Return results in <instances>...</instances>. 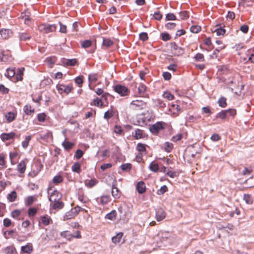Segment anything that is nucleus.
Here are the masks:
<instances>
[{"instance_id":"dca6fc26","label":"nucleus","mask_w":254,"mask_h":254,"mask_svg":"<svg viewBox=\"0 0 254 254\" xmlns=\"http://www.w3.org/2000/svg\"><path fill=\"white\" fill-rule=\"evenodd\" d=\"M136 189L139 193H143L146 190L145 183L143 181L139 182L136 185Z\"/></svg>"},{"instance_id":"9d476101","label":"nucleus","mask_w":254,"mask_h":254,"mask_svg":"<svg viewBox=\"0 0 254 254\" xmlns=\"http://www.w3.org/2000/svg\"><path fill=\"white\" fill-rule=\"evenodd\" d=\"M15 133L14 132H11L9 133H3L0 135V137L2 141H4L13 139L15 137Z\"/></svg>"},{"instance_id":"c9c22d12","label":"nucleus","mask_w":254,"mask_h":254,"mask_svg":"<svg viewBox=\"0 0 254 254\" xmlns=\"http://www.w3.org/2000/svg\"><path fill=\"white\" fill-rule=\"evenodd\" d=\"M219 106L222 108L227 106L226 98L224 97H221L218 100Z\"/></svg>"},{"instance_id":"7c9ffc66","label":"nucleus","mask_w":254,"mask_h":254,"mask_svg":"<svg viewBox=\"0 0 254 254\" xmlns=\"http://www.w3.org/2000/svg\"><path fill=\"white\" fill-rule=\"evenodd\" d=\"M26 168V164L24 161H21L17 165V170L20 173H23Z\"/></svg>"},{"instance_id":"6ab92c4d","label":"nucleus","mask_w":254,"mask_h":254,"mask_svg":"<svg viewBox=\"0 0 254 254\" xmlns=\"http://www.w3.org/2000/svg\"><path fill=\"white\" fill-rule=\"evenodd\" d=\"M112 194L115 198H119L121 196V192L117 188L116 184L112 185Z\"/></svg>"},{"instance_id":"473e14b6","label":"nucleus","mask_w":254,"mask_h":254,"mask_svg":"<svg viewBox=\"0 0 254 254\" xmlns=\"http://www.w3.org/2000/svg\"><path fill=\"white\" fill-rule=\"evenodd\" d=\"M62 145L65 149L69 150L71 149L73 147L74 144L68 141L64 140L63 142Z\"/></svg>"},{"instance_id":"a18cd8bd","label":"nucleus","mask_w":254,"mask_h":254,"mask_svg":"<svg viewBox=\"0 0 254 254\" xmlns=\"http://www.w3.org/2000/svg\"><path fill=\"white\" fill-rule=\"evenodd\" d=\"M92 41L90 40H84L81 42V47L83 48H87L91 46Z\"/></svg>"},{"instance_id":"72a5a7b5","label":"nucleus","mask_w":254,"mask_h":254,"mask_svg":"<svg viewBox=\"0 0 254 254\" xmlns=\"http://www.w3.org/2000/svg\"><path fill=\"white\" fill-rule=\"evenodd\" d=\"M155 103L159 108L164 109L166 107V103L160 99H157L155 100Z\"/></svg>"},{"instance_id":"e433bc0d","label":"nucleus","mask_w":254,"mask_h":254,"mask_svg":"<svg viewBox=\"0 0 254 254\" xmlns=\"http://www.w3.org/2000/svg\"><path fill=\"white\" fill-rule=\"evenodd\" d=\"M24 70V68L22 67L18 69L17 73L16 74V80L17 81H21L23 79L22 75L23 74V71Z\"/></svg>"},{"instance_id":"4468645a","label":"nucleus","mask_w":254,"mask_h":254,"mask_svg":"<svg viewBox=\"0 0 254 254\" xmlns=\"http://www.w3.org/2000/svg\"><path fill=\"white\" fill-rule=\"evenodd\" d=\"M147 115V116L146 117L142 118V123H145L147 122H150L152 120H153L155 118V116L153 115V114L152 112H149L147 111L146 113H142L141 116H145Z\"/></svg>"},{"instance_id":"393cba45","label":"nucleus","mask_w":254,"mask_h":254,"mask_svg":"<svg viewBox=\"0 0 254 254\" xmlns=\"http://www.w3.org/2000/svg\"><path fill=\"white\" fill-rule=\"evenodd\" d=\"M115 113V111L112 108H111L104 113V118L107 120H108L113 117Z\"/></svg>"},{"instance_id":"8fccbe9b","label":"nucleus","mask_w":254,"mask_h":254,"mask_svg":"<svg viewBox=\"0 0 254 254\" xmlns=\"http://www.w3.org/2000/svg\"><path fill=\"white\" fill-rule=\"evenodd\" d=\"M244 200L248 204H251L253 203V199L252 197L249 194H245L244 195Z\"/></svg>"},{"instance_id":"0e129e2a","label":"nucleus","mask_w":254,"mask_h":254,"mask_svg":"<svg viewBox=\"0 0 254 254\" xmlns=\"http://www.w3.org/2000/svg\"><path fill=\"white\" fill-rule=\"evenodd\" d=\"M166 20H176V17L173 13H168L166 14Z\"/></svg>"},{"instance_id":"5fc2aeb1","label":"nucleus","mask_w":254,"mask_h":254,"mask_svg":"<svg viewBox=\"0 0 254 254\" xmlns=\"http://www.w3.org/2000/svg\"><path fill=\"white\" fill-rule=\"evenodd\" d=\"M61 236L69 240L71 238H72V235L70 234L69 232L67 231H63L61 232Z\"/></svg>"},{"instance_id":"a878e982","label":"nucleus","mask_w":254,"mask_h":254,"mask_svg":"<svg viewBox=\"0 0 254 254\" xmlns=\"http://www.w3.org/2000/svg\"><path fill=\"white\" fill-rule=\"evenodd\" d=\"M146 91V86L142 83H140L138 87V93L140 96L144 97V94Z\"/></svg>"},{"instance_id":"79ce46f5","label":"nucleus","mask_w":254,"mask_h":254,"mask_svg":"<svg viewBox=\"0 0 254 254\" xmlns=\"http://www.w3.org/2000/svg\"><path fill=\"white\" fill-rule=\"evenodd\" d=\"M83 76L81 75L76 77L74 79L75 83L78 85L79 87H82L83 82Z\"/></svg>"},{"instance_id":"774afa93","label":"nucleus","mask_w":254,"mask_h":254,"mask_svg":"<svg viewBox=\"0 0 254 254\" xmlns=\"http://www.w3.org/2000/svg\"><path fill=\"white\" fill-rule=\"evenodd\" d=\"M162 39L163 41H166L169 40L171 39V36L167 33H163L161 34Z\"/></svg>"},{"instance_id":"b1692460","label":"nucleus","mask_w":254,"mask_h":254,"mask_svg":"<svg viewBox=\"0 0 254 254\" xmlns=\"http://www.w3.org/2000/svg\"><path fill=\"white\" fill-rule=\"evenodd\" d=\"M18 37L20 41H26L31 38V35L26 32H21L19 33Z\"/></svg>"},{"instance_id":"7ed1b4c3","label":"nucleus","mask_w":254,"mask_h":254,"mask_svg":"<svg viewBox=\"0 0 254 254\" xmlns=\"http://www.w3.org/2000/svg\"><path fill=\"white\" fill-rule=\"evenodd\" d=\"M130 108L134 110H143L146 108L147 104L142 100H134L129 104Z\"/></svg>"},{"instance_id":"bb28decb","label":"nucleus","mask_w":254,"mask_h":254,"mask_svg":"<svg viewBox=\"0 0 254 254\" xmlns=\"http://www.w3.org/2000/svg\"><path fill=\"white\" fill-rule=\"evenodd\" d=\"M11 32L8 29H2L0 30V34L1 36L4 39L8 38L10 36Z\"/></svg>"},{"instance_id":"4c0bfd02","label":"nucleus","mask_w":254,"mask_h":254,"mask_svg":"<svg viewBox=\"0 0 254 254\" xmlns=\"http://www.w3.org/2000/svg\"><path fill=\"white\" fill-rule=\"evenodd\" d=\"M123 236V233H121V232L119 233L118 234H117V235L116 236H114L112 238V242L115 244L119 243L120 242Z\"/></svg>"},{"instance_id":"4be33fe9","label":"nucleus","mask_w":254,"mask_h":254,"mask_svg":"<svg viewBox=\"0 0 254 254\" xmlns=\"http://www.w3.org/2000/svg\"><path fill=\"white\" fill-rule=\"evenodd\" d=\"M24 113L27 115H30L33 114L35 112V110L30 105H26L23 108Z\"/></svg>"},{"instance_id":"bf43d9fd","label":"nucleus","mask_w":254,"mask_h":254,"mask_svg":"<svg viewBox=\"0 0 254 254\" xmlns=\"http://www.w3.org/2000/svg\"><path fill=\"white\" fill-rule=\"evenodd\" d=\"M168 190V188L166 186L164 185L160 188V189L158 190L157 193L158 194L161 195L164 194L165 192Z\"/></svg>"},{"instance_id":"39448f33","label":"nucleus","mask_w":254,"mask_h":254,"mask_svg":"<svg viewBox=\"0 0 254 254\" xmlns=\"http://www.w3.org/2000/svg\"><path fill=\"white\" fill-rule=\"evenodd\" d=\"M165 125L166 123L163 122H157L155 124L150 126L149 130L152 134L157 135L160 130L165 128Z\"/></svg>"},{"instance_id":"13d9d810","label":"nucleus","mask_w":254,"mask_h":254,"mask_svg":"<svg viewBox=\"0 0 254 254\" xmlns=\"http://www.w3.org/2000/svg\"><path fill=\"white\" fill-rule=\"evenodd\" d=\"M77 60L75 59L67 60L66 61L65 64L67 65L74 66L77 63Z\"/></svg>"},{"instance_id":"6e6552de","label":"nucleus","mask_w":254,"mask_h":254,"mask_svg":"<svg viewBox=\"0 0 254 254\" xmlns=\"http://www.w3.org/2000/svg\"><path fill=\"white\" fill-rule=\"evenodd\" d=\"M171 48L174 54L177 56L182 55L184 53L185 50L181 47H179L175 42L172 43Z\"/></svg>"},{"instance_id":"2f4dec72","label":"nucleus","mask_w":254,"mask_h":254,"mask_svg":"<svg viewBox=\"0 0 254 254\" xmlns=\"http://www.w3.org/2000/svg\"><path fill=\"white\" fill-rule=\"evenodd\" d=\"M120 168L122 171L128 172L130 171L132 165L130 163L123 164L120 166Z\"/></svg>"},{"instance_id":"864d4df0","label":"nucleus","mask_w":254,"mask_h":254,"mask_svg":"<svg viewBox=\"0 0 254 254\" xmlns=\"http://www.w3.org/2000/svg\"><path fill=\"white\" fill-rule=\"evenodd\" d=\"M46 117L47 115L44 113L39 114L37 115V119L40 122H44L46 120Z\"/></svg>"},{"instance_id":"5701e85b","label":"nucleus","mask_w":254,"mask_h":254,"mask_svg":"<svg viewBox=\"0 0 254 254\" xmlns=\"http://www.w3.org/2000/svg\"><path fill=\"white\" fill-rule=\"evenodd\" d=\"M41 221L44 225L47 226L52 221L51 217L47 215L41 217Z\"/></svg>"},{"instance_id":"603ef678","label":"nucleus","mask_w":254,"mask_h":254,"mask_svg":"<svg viewBox=\"0 0 254 254\" xmlns=\"http://www.w3.org/2000/svg\"><path fill=\"white\" fill-rule=\"evenodd\" d=\"M113 44V41L110 39H104L103 41V45L106 47H109Z\"/></svg>"},{"instance_id":"58836bf2","label":"nucleus","mask_w":254,"mask_h":254,"mask_svg":"<svg viewBox=\"0 0 254 254\" xmlns=\"http://www.w3.org/2000/svg\"><path fill=\"white\" fill-rule=\"evenodd\" d=\"M149 169L154 172H156L159 170L158 165L154 162H152L149 166Z\"/></svg>"},{"instance_id":"de8ad7c7","label":"nucleus","mask_w":254,"mask_h":254,"mask_svg":"<svg viewBox=\"0 0 254 254\" xmlns=\"http://www.w3.org/2000/svg\"><path fill=\"white\" fill-rule=\"evenodd\" d=\"M201 30V27L198 25H192L190 27V31L193 33H197Z\"/></svg>"},{"instance_id":"c03bdc74","label":"nucleus","mask_w":254,"mask_h":254,"mask_svg":"<svg viewBox=\"0 0 254 254\" xmlns=\"http://www.w3.org/2000/svg\"><path fill=\"white\" fill-rule=\"evenodd\" d=\"M93 105L97 107H102L103 103L101 99L97 97L93 100Z\"/></svg>"},{"instance_id":"f704fd0d","label":"nucleus","mask_w":254,"mask_h":254,"mask_svg":"<svg viewBox=\"0 0 254 254\" xmlns=\"http://www.w3.org/2000/svg\"><path fill=\"white\" fill-rule=\"evenodd\" d=\"M15 74V71L14 68H8L6 70V73L5 74V76H6L8 78L13 77Z\"/></svg>"},{"instance_id":"9b49d317","label":"nucleus","mask_w":254,"mask_h":254,"mask_svg":"<svg viewBox=\"0 0 254 254\" xmlns=\"http://www.w3.org/2000/svg\"><path fill=\"white\" fill-rule=\"evenodd\" d=\"M165 216L166 213L162 208H158L156 210V218L158 221H162Z\"/></svg>"},{"instance_id":"2eb2a0df","label":"nucleus","mask_w":254,"mask_h":254,"mask_svg":"<svg viewBox=\"0 0 254 254\" xmlns=\"http://www.w3.org/2000/svg\"><path fill=\"white\" fill-rule=\"evenodd\" d=\"M49 199V201H51V202H55L54 204L53 205V208L54 209H62L64 206V203L62 201H56V199L53 200L52 196L50 197Z\"/></svg>"},{"instance_id":"f8f14e48","label":"nucleus","mask_w":254,"mask_h":254,"mask_svg":"<svg viewBox=\"0 0 254 254\" xmlns=\"http://www.w3.org/2000/svg\"><path fill=\"white\" fill-rule=\"evenodd\" d=\"M1 252L4 254H14V253H16V249L13 245L2 249Z\"/></svg>"},{"instance_id":"ddd939ff","label":"nucleus","mask_w":254,"mask_h":254,"mask_svg":"<svg viewBox=\"0 0 254 254\" xmlns=\"http://www.w3.org/2000/svg\"><path fill=\"white\" fill-rule=\"evenodd\" d=\"M99 78V76L97 74H90L88 75L89 87L91 90H94V88L91 85L92 83L96 82Z\"/></svg>"},{"instance_id":"f3484780","label":"nucleus","mask_w":254,"mask_h":254,"mask_svg":"<svg viewBox=\"0 0 254 254\" xmlns=\"http://www.w3.org/2000/svg\"><path fill=\"white\" fill-rule=\"evenodd\" d=\"M21 250L24 253L30 254L33 251L32 245L30 243H28L25 246H22Z\"/></svg>"},{"instance_id":"20e7f679","label":"nucleus","mask_w":254,"mask_h":254,"mask_svg":"<svg viewBox=\"0 0 254 254\" xmlns=\"http://www.w3.org/2000/svg\"><path fill=\"white\" fill-rule=\"evenodd\" d=\"M114 90L122 97L128 96L130 93V90L127 87L121 84L114 86Z\"/></svg>"},{"instance_id":"69168bd1","label":"nucleus","mask_w":254,"mask_h":254,"mask_svg":"<svg viewBox=\"0 0 254 254\" xmlns=\"http://www.w3.org/2000/svg\"><path fill=\"white\" fill-rule=\"evenodd\" d=\"M182 19H186L189 17V13L187 11H183L179 13Z\"/></svg>"},{"instance_id":"ea45409f","label":"nucleus","mask_w":254,"mask_h":254,"mask_svg":"<svg viewBox=\"0 0 254 254\" xmlns=\"http://www.w3.org/2000/svg\"><path fill=\"white\" fill-rule=\"evenodd\" d=\"M117 212L115 210H112L110 213H108L105 218L111 220H114L116 218Z\"/></svg>"},{"instance_id":"a211bd4d","label":"nucleus","mask_w":254,"mask_h":254,"mask_svg":"<svg viewBox=\"0 0 254 254\" xmlns=\"http://www.w3.org/2000/svg\"><path fill=\"white\" fill-rule=\"evenodd\" d=\"M187 133H178L176 135H173L171 140L173 142H177L178 141L180 140L183 138H185V139L187 138Z\"/></svg>"},{"instance_id":"052dcab7","label":"nucleus","mask_w":254,"mask_h":254,"mask_svg":"<svg viewBox=\"0 0 254 254\" xmlns=\"http://www.w3.org/2000/svg\"><path fill=\"white\" fill-rule=\"evenodd\" d=\"M227 115H228L226 110H224L219 113L217 114V117L221 119H224L226 118Z\"/></svg>"},{"instance_id":"3c124183","label":"nucleus","mask_w":254,"mask_h":254,"mask_svg":"<svg viewBox=\"0 0 254 254\" xmlns=\"http://www.w3.org/2000/svg\"><path fill=\"white\" fill-rule=\"evenodd\" d=\"M110 201V196L108 195H103L100 198V203L104 205Z\"/></svg>"},{"instance_id":"37998d69","label":"nucleus","mask_w":254,"mask_h":254,"mask_svg":"<svg viewBox=\"0 0 254 254\" xmlns=\"http://www.w3.org/2000/svg\"><path fill=\"white\" fill-rule=\"evenodd\" d=\"M163 97L169 101L174 99V96L169 91L165 92L163 94Z\"/></svg>"},{"instance_id":"cd10ccee","label":"nucleus","mask_w":254,"mask_h":254,"mask_svg":"<svg viewBox=\"0 0 254 254\" xmlns=\"http://www.w3.org/2000/svg\"><path fill=\"white\" fill-rule=\"evenodd\" d=\"M71 170L73 172L79 174L81 171V165L78 162H75L71 167Z\"/></svg>"},{"instance_id":"09e8293b","label":"nucleus","mask_w":254,"mask_h":254,"mask_svg":"<svg viewBox=\"0 0 254 254\" xmlns=\"http://www.w3.org/2000/svg\"><path fill=\"white\" fill-rule=\"evenodd\" d=\"M63 181V178L61 175H57L54 177L53 182L55 184H58Z\"/></svg>"},{"instance_id":"4d7b16f0","label":"nucleus","mask_w":254,"mask_h":254,"mask_svg":"<svg viewBox=\"0 0 254 254\" xmlns=\"http://www.w3.org/2000/svg\"><path fill=\"white\" fill-rule=\"evenodd\" d=\"M137 149L141 152H145L146 148L144 144L139 143L137 145Z\"/></svg>"},{"instance_id":"aec40b11","label":"nucleus","mask_w":254,"mask_h":254,"mask_svg":"<svg viewBox=\"0 0 254 254\" xmlns=\"http://www.w3.org/2000/svg\"><path fill=\"white\" fill-rule=\"evenodd\" d=\"M41 138L47 141H52L53 139L52 132L47 130L46 132L41 136Z\"/></svg>"},{"instance_id":"f257e3e1","label":"nucleus","mask_w":254,"mask_h":254,"mask_svg":"<svg viewBox=\"0 0 254 254\" xmlns=\"http://www.w3.org/2000/svg\"><path fill=\"white\" fill-rule=\"evenodd\" d=\"M160 241L165 245L171 244L175 240V235L168 232H162L159 233Z\"/></svg>"},{"instance_id":"6e6d98bb","label":"nucleus","mask_w":254,"mask_h":254,"mask_svg":"<svg viewBox=\"0 0 254 254\" xmlns=\"http://www.w3.org/2000/svg\"><path fill=\"white\" fill-rule=\"evenodd\" d=\"M194 59L196 61L203 62L205 60L204 55L201 53H197L196 54L194 57Z\"/></svg>"},{"instance_id":"f03ea898","label":"nucleus","mask_w":254,"mask_h":254,"mask_svg":"<svg viewBox=\"0 0 254 254\" xmlns=\"http://www.w3.org/2000/svg\"><path fill=\"white\" fill-rule=\"evenodd\" d=\"M56 29L57 27L55 24L42 23L38 26V30L40 32L44 34L55 32L56 30Z\"/></svg>"},{"instance_id":"1a4fd4ad","label":"nucleus","mask_w":254,"mask_h":254,"mask_svg":"<svg viewBox=\"0 0 254 254\" xmlns=\"http://www.w3.org/2000/svg\"><path fill=\"white\" fill-rule=\"evenodd\" d=\"M132 136L135 139H138L144 138L146 135L143 130L136 129L132 132Z\"/></svg>"},{"instance_id":"49530a36","label":"nucleus","mask_w":254,"mask_h":254,"mask_svg":"<svg viewBox=\"0 0 254 254\" xmlns=\"http://www.w3.org/2000/svg\"><path fill=\"white\" fill-rule=\"evenodd\" d=\"M31 139V136L30 135L26 136L25 137V140L22 142V145L23 148H26L28 146L29 142Z\"/></svg>"},{"instance_id":"0eeeda50","label":"nucleus","mask_w":254,"mask_h":254,"mask_svg":"<svg viewBox=\"0 0 254 254\" xmlns=\"http://www.w3.org/2000/svg\"><path fill=\"white\" fill-rule=\"evenodd\" d=\"M17 112L16 111L12 112H8L5 113L4 117L7 123H11L15 120L17 116Z\"/></svg>"},{"instance_id":"680f3d73","label":"nucleus","mask_w":254,"mask_h":254,"mask_svg":"<svg viewBox=\"0 0 254 254\" xmlns=\"http://www.w3.org/2000/svg\"><path fill=\"white\" fill-rule=\"evenodd\" d=\"M21 211L19 210L15 209L11 212V216L14 218H17L20 214Z\"/></svg>"},{"instance_id":"c756f323","label":"nucleus","mask_w":254,"mask_h":254,"mask_svg":"<svg viewBox=\"0 0 254 254\" xmlns=\"http://www.w3.org/2000/svg\"><path fill=\"white\" fill-rule=\"evenodd\" d=\"M56 59L55 57H48L46 59L45 62L50 67H52V65L56 63Z\"/></svg>"},{"instance_id":"338daca9","label":"nucleus","mask_w":254,"mask_h":254,"mask_svg":"<svg viewBox=\"0 0 254 254\" xmlns=\"http://www.w3.org/2000/svg\"><path fill=\"white\" fill-rule=\"evenodd\" d=\"M139 38L143 41L147 40L148 39L147 33L146 32H142L139 34Z\"/></svg>"},{"instance_id":"412c9836","label":"nucleus","mask_w":254,"mask_h":254,"mask_svg":"<svg viewBox=\"0 0 254 254\" xmlns=\"http://www.w3.org/2000/svg\"><path fill=\"white\" fill-rule=\"evenodd\" d=\"M180 111V106L177 104H172L169 108V111L173 114H178Z\"/></svg>"},{"instance_id":"e2e57ef3","label":"nucleus","mask_w":254,"mask_h":254,"mask_svg":"<svg viewBox=\"0 0 254 254\" xmlns=\"http://www.w3.org/2000/svg\"><path fill=\"white\" fill-rule=\"evenodd\" d=\"M98 183V181L96 179H91L86 184L87 186L91 188L95 186Z\"/></svg>"},{"instance_id":"c85d7f7f","label":"nucleus","mask_w":254,"mask_h":254,"mask_svg":"<svg viewBox=\"0 0 254 254\" xmlns=\"http://www.w3.org/2000/svg\"><path fill=\"white\" fill-rule=\"evenodd\" d=\"M174 148L173 144L171 142L167 141L164 144V149L168 152H171Z\"/></svg>"},{"instance_id":"a19ab883","label":"nucleus","mask_w":254,"mask_h":254,"mask_svg":"<svg viewBox=\"0 0 254 254\" xmlns=\"http://www.w3.org/2000/svg\"><path fill=\"white\" fill-rule=\"evenodd\" d=\"M16 196H17L16 192L13 190V191H11V193L8 194L7 198V199L10 202H13V201H15V200L16 198Z\"/></svg>"},{"instance_id":"423d86ee","label":"nucleus","mask_w":254,"mask_h":254,"mask_svg":"<svg viewBox=\"0 0 254 254\" xmlns=\"http://www.w3.org/2000/svg\"><path fill=\"white\" fill-rule=\"evenodd\" d=\"M56 88L59 93L61 94L63 93L68 94L73 89L72 84L71 83L68 85L59 84L57 85Z\"/></svg>"}]
</instances>
